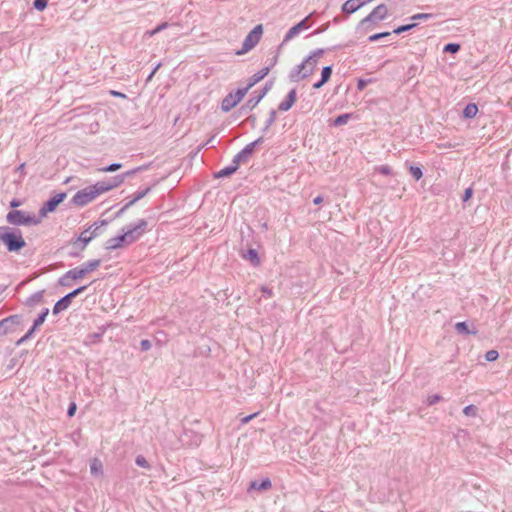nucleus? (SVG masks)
Returning a JSON list of instances; mask_svg holds the SVG:
<instances>
[{"mask_svg":"<svg viewBox=\"0 0 512 512\" xmlns=\"http://www.w3.org/2000/svg\"><path fill=\"white\" fill-rule=\"evenodd\" d=\"M459 49H460V46H459V44H456V43H449L444 48V50L446 52H451V53H456L459 51Z\"/></svg>","mask_w":512,"mask_h":512,"instance_id":"37","label":"nucleus"},{"mask_svg":"<svg viewBox=\"0 0 512 512\" xmlns=\"http://www.w3.org/2000/svg\"><path fill=\"white\" fill-rule=\"evenodd\" d=\"M145 228L146 226H132L126 231L122 230V233L109 238L105 242L104 248L106 250L126 248L136 242L146 232Z\"/></svg>","mask_w":512,"mask_h":512,"instance_id":"2","label":"nucleus"},{"mask_svg":"<svg viewBox=\"0 0 512 512\" xmlns=\"http://www.w3.org/2000/svg\"><path fill=\"white\" fill-rule=\"evenodd\" d=\"M308 18L309 17H306L305 19L300 21L298 24H296L295 26L290 28L289 31L287 32V34L285 35L284 40L286 42H288L291 39H293L296 35H298L302 30L308 29L309 28V25L307 24Z\"/></svg>","mask_w":512,"mask_h":512,"instance_id":"12","label":"nucleus"},{"mask_svg":"<svg viewBox=\"0 0 512 512\" xmlns=\"http://www.w3.org/2000/svg\"><path fill=\"white\" fill-rule=\"evenodd\" d=\"M19 316L12 315L0 321V336L5 335L7 333V324L8 323H18Z\"/></svg>","mask_w":512,"mask_h":512,"instance_id":"19","label":"nucleus"},{"mask_svg":"<svg viewBox=\"0 0 512 512\" xmlns=\"http://www.w3.org/2000/svg\"><path fill=\"white\" fill-rule=\"evenodd\" d=\"M477 113L478 107L474 103L468 104L463 110V116L469 119L474 118L477 115Z\"/></svg>","mask_w":512,"mask_h":512,"instance_id":"23","label":"nucleus"},{"mask_svg":"<svg viewBox=\"0 0 512 512\" xmlns=\"http://www.w3.org/2000/svg\"><path fill=\"white\" fill-rule=\"evenodd\" d=\"M121 167H122V165L120 163H113L107 167L100 168L99 171L100 172H114V171L119 170Z\"/></svg>","mask_w":512,"mask_h":512,"instance_id":"33","label":"nucleus"},{"mask_svg":"<svg viewBox=\"0 0 512 512\" xmlns=\"http://www.w3.org/2000/svg\"><path fill=\"white\" fill-rule=\"evenodd\" d=\"M265 94H266V90H265L261 95H259L257 98H255V99H253V98H252V99H249V100L247 101V103H246V106H247L250 110H251V109H253V108H255V107L258 105V103L261 101V99L265 96Z\"/></svg>","mask_w":512,"mask_h":512,"instance_id":"27","label":"nucleus"},{"mask_svg":"<svg viewBox=\"0 0 512 512\" xmlns=\"http://www.w3.org/2000/svg\"><path fill=\"white\" fill-rule=\"evenodd\" d=\"M110 94L112 96H115V97H121V98H125L126 97L123 93H120V92H117V91H114V90L110 91Z\"/></svg>","mask_w":512,"mask_h":512,"instance_id":"50","label":"nucleus"},{"mask_svg":"<svg viewBox=\"0 0 512 512\" xmlns=\"http://www.w3.org/2000/svg\"><path fill=\"white\" fill-rule=\"evenodd\" d=\"M87 288H88V285L80 286V287L74 289L73 291L69 292L68 294H66L61 299H59L53 307V314L57 315L60 312L66 310L71 305L72 300L75 297H77L79 294L83 293Z\"/></svg>","mask_w":512,"mask_h":512,"instance_id":"4","label":"nucleus"},{"mask_svg":"<svg viewBox=\"0 0 512 512\" xmlns=\"http://www.w3.org/2000/svg\"><path fill=\"white\" fill-rule=\"evenodd\" d=\"M47 4H48V0H35L34 1V7L39 11H43L47 7Z\"/></svg>","mask_w":512,"mask_h":512,"instance_id":"35","label":"nucleus"},{"mask_svg":"<svg viewBox=\"0 0 512 512\" xmlns=\"http://www.w3.org/2000/svg\"><path fill=\"white\" fill-rule=\"evenodd\" d=\"M167 27V23L164 22L162 24H160L159 26H157L154 30H151V31H147L146 34L149 36V37H152L154 36L155 34H157L158 32L162 31L163 29H165Z\"/></svg>","mask_w":512,"mask_h":512,"instance_id":"36","label":"nucleus"},{"mask_svg":"<svg viewBox=\"0 0 512 512\" xmlns=\"http://www.w3.org/2000/svg\"><path fill=\"white\" fill-rule=\"evenodd\" d=\"M409 171L411 175L416 179L419 180L422 178L423 173L420 167L417 166H410Z\"/></svg>","mask_w":512,"mask_h":512,"instance_id":"31","label":"nucleus"},{"mask_svg":"<svg viewBox=\"0 0 512 512\" xmlns=\"http://www.w3.org/2000/svg\"><path fill=\"white\" fill-rule=\"evenodd\" d=\"M349 119H350V114H342L335 118L334 125L335 126L344 125L348 122Z\"/></svg>","mask_w":512,"mask_h":512,"instance_id":"30","label":"nucleus"},{"mask_svg":"<svg viewBox=\"0 0 512 512\" xmlns=\"http://www.w3.org/2000/svg\"><path fill=\"white\" fill-rule=\"evenodd\" d=\"M82 266L75 267L64 273L58 280V284L62 287H71L73 281L83 279L86 276Z\"/></svg>","mask_w":512,"mask_h":512,"instance_id":"7","label":"nucleus"},{"mask_svg":"<svg viewBox=\"0 0 512 512\" xmlns=\"http://www.w3.org/2000/svg\"><path fill=\"white\" fill-rule=\"evenodd\" d=\"M431 15L427 13H419L412 16L413 20H419V19H428Z\"/></svg>","mask_w":512,"mask_h":512,"instance_id":"45","label":"nucleus"},{"mask_svg":"<svg viewBox=\"0 0 512 512\" xmlns=\"http://www.w3.org/2000/svg\"><path fill=\"white\" fill-rule=\"evenodd\" d=\"M243 258L249 260L254 266H257L260 263L257 251L252 248L248 249L247 252L243 254Z\"/></svg>","mask_w":512,"mask_h":512,"instance_id":"20","label":"nucleus"},{"mask_svg":"<svg viewBox=\"0 0 512 512\" xmlns=\"http://www.w3.org/2000/svg\"><path fill=\"white\" fill-rule=\"evenodd\" d=\"M322 202H323V198H322L321 196H317V197H315V198H314V200H313V203H314L315 205H319V204H321Z\"/></svg>","mask_w":512,"mask_h":512,"instance_id":"52","label":"nucleus"},{"mask_svg":"<svg viewBox=\"0 0 512 512\" xmlns=\"http://www.w3.org/2000/svg\"><path fill=\"white\" fill-rule=\"evenodd\" d=\"M318 65V56L317 54H313L309 56L307 59L303 61V63L299 66L297 75L300 79H305L311 76Z\"/></svg>","mask_w":512,"mask_h":512,"instance_id":"8","label":"nucleus"},{"mask_svg":"<svg viewBox=\"0 0 512 512\" xmlns=\"http://www.w3.org/2000/svg\"><path fill=\"white\" fill-rule=\"evenodd\" d=\"M151 346H152L151 342L149 340H147V339H143L140 342V349L142 351H148L151 348Z\"/></svg>","mask_w":512,"mask_h":512,"instance_id":"42","label":"nucleus"},{"mask_svg":"<svg viewBox=\"0 0 512 512\" xmlns=\"http://www.w3.org/2000/svg\"><path fill=\"white\" fill-rule=\"evenodd\" d=\"M90 471L93 475L102 473V463L98 459H94L90 465Z\"/></svg>","mask_w":512,"mask_h":512,"instance_id":"26","label":"nucleus"},{"mask_svg":"<svg viewBox=\"0 0 512 512\" xmlns=\"http://www.w3.org/2000/svg\"><path fill=\"white\" fill-rule=\"evenodd\" d=\"M0 242L8 252H19L26 246L21 230L13 226H0Z\"/></svg>","mask_w":512,"mask_h":512,"instance_id":"3","label":"nucleus"},{"mask_svg":"<svg viewBox=\"0 0 512 512\" xmlns=\"http://www.w3.org/2000/svg\"><path fill=\"white\" fill-rule=\"evenodd\" d=\"M257 415H258V413H253V414H251V415H248V416H246V417L242 418L241 422H242L243 424H247L250 420H252V419H253L254 417H256Z\"/></svg>","mask_w":512,"mask_h":512,"instance_id":"47","label":"nucleus"},{"mask_svg":"<svg viewBox=\"0 0 512 512\" xmlns=\"http://www.w3.org/2000/svg\"><path fill=\"white\" fill-rule=\"evenodd\" d=\"M20 205V202L18 200H12L11 201V207H18Z\"/></svg>","mask_w":512,"mask_h":512,"instance_id":"53","label":"nucleus"},{"mask_svg":"<svg viewBox=\"0 0 512 512\" xmlns=\"http://www.w3.org/2000/svg\"><path fill=\"white\" fill-rule=\"evenodd\" d=\"M296 98H297L296 90L293 89L289 92L286 100L282 101L279 104V107H278L279 110L280 111H288L296 102Z\"/></svg>","mask_w":512,"mask_h":512,"instance_id":"15","label":"nucleus"},{"mask_svg":"<svg viewBox=\"0 0 512 512\" xmlns=\"http://www.w3.org/2000/svg\"><path fill=\"white\" fill-rule=\"evenodd\" d=\"M7 219L9 222L13 224H25L30 221L29 217H25V215L20 211H13L7 215Z\"/></svg>","mask_w":512,"mask_h":512,"instance_id":"16","label":"nucleus"},{"mask_svg":"<svg viewBox=\"0 0 512 512\" xmlns=\"http://www.w3.org/2000/svg\"><path fill=\"white\" fill-rule=\"evenodd\" d=\"M66 193H59L50 198L44 203L39 213L41 216H46L48 213L55 211L56 207L65 200Z\"/></svg>","mask_w":512,"mask_h":512,"instance_id":"9","label":"nucleus"},{"mask_svg":"<svg viewBox=\"0 0 512 512\" xmlns=\"http://www.w3.org/2000/svg\"><path fill=\"white\" fill-rule=\"evenodd\" d=\"M236 171V167H228L219 171L218 176H227Z\"/></svg>","mask_w":512,"mask_h":512,"instance_id":"41","label":"nucleus"},{"mask_svg":"<svg viewBox=\"0 0 512 512\" xmlns=\"http://www.w3.org/2000/svg\"><path fill=\"white\" fill-rule=\"evenodd\" d=\"M478 408L475 405H468L463 409V413L466 416L475 417L477 415Z\"/></svg>","mask_w":512,"mask_h":512,"instance_id":"29","label":"nucleus"},{"mask_svg":"<svg viewBox=\"0 0 512 512\" xmlns=\"http://www.w3.org/2000/svg\"><path fill=\"white\" fill-rule=\"evenodd\" d=\"M248 93V88H241L235 92H231L224 97L221 103V109L224 112H228L233 109L238 103L242 101L245 95Z\"/></svg>","mask_w":512,"mask_h":512,"instance_id":"6","label":"nucleus"},{"mask_svg":"<svg viewBox=\"0 0 512 512\" xmlns=\"http://www.w3.org/2000/svg\"><path fill=\"white\" fill-rule=\"evenodd\" d=\"M376 170L378 173H380L382 175H391L392 174V169L388 165L379 166V167H377Z\"/></svg>","mask_w":512,"mask_h":512,"instance_id":"38","label":"nucleus"},{"mask_svg":"<svg viewBox=\"0 0 512 512\" xmlns=\"http://www.w3.org/2000/svg\"><path fill=\"white\" fill-rule=\"evenodd\" d=\"M441 400H442V397L439 394H434L427 398V403H428V405H434Z\"/></svg>","mask_w":512,"mask_h":512,"instance_id":"40","label":"nucleus"},{"mask_svg":"<svg viewBox=\"0 0 512 512\" xmlns=\"http://www.w3.org/2000/svg\"><path fill=\"white\" fill-rule=\"evenodd\" d=\"M91 226H89L88 229L84 230L80 233L78 237H76V240L84 244V247L86 248L87 245L96 237H98L101 234V228L102 226H96L94 230H90Z\"/></svg>","mask_w":512,"mask_h":512,"instance_id":"10","label":"nucleus"},{"mask_svg":"<svg viewBox=\"0 0 512 512\" xmlns=\"http://www.w3.org/2000/svg\"><path fill=\"white\" fill-rule=\"evenodd\" d=\"M48 314H49V309L48 308H44L42 310V312L34 320V322H33L34 328H38L40 325H42L45 322L46 317H47Z\"/></svg>","mask_w":512,"mask_h":512,"instance_id":"24","label":"nucleus"},{"mask_svg":"<svg viewBox=\"0 0 512 512\" xmlns=\"http://www.w3.org/2000/svg\"><path fill=\"white\" fill-rule=\"evenodd\" d=\"M135 463L140 466V467H143V468H150V464L148 463V461L146 460V458L142 455H138L135 459Z\"/></svg>","mask_w":512,"mask_h":512,"instance_id":"32","label":"nucleus"},{"mask_svg":"<svg viewBox=\"0 0 512 512\" xmlns=\"http://www.w3.org/2000/svg\"><path fill=\"white\" fill-rule=\"evenodd\" d=\"M390 33L389 32H383V33H378V34H374V35H371L369 37V41L373 42V41H376L382 37H386L388 36Z\"/></svg>","mask_w":512,"mask_h":512,"instance_id":"43","label":"nucleus"},{"mask_svg":"<svg viewBox=\"0 0 512 512\" xmlns=\"http://www.w3.org/2000/svg\"><path fill=\"white\" fill-rule=\"evenodd\" d=\"M101 265L100 259H92L85 263H83L81 266L85 270L86 274L95 271L99 266Z\"/></svg>","mask_w":512,"mask_h":512,"instance_id":"22","label":"nucleus"},{"mask_svg":"<svg viewBox=\"0 0 512 512\" xmlns=\"http://www.w3.org/2000/svg\"><path fill=\"white\" fill-rule=\"evenodd\" d=\"M364 86H365V83H364L362 80H361V81H359V83H358V88H359V89H363V88H364Z\"/></svg>","mask_w":512,"mask_h":512,"instance_id":"54","label":"nucleus"},{"mask_svg":"<svg viewBox=\"0 0 512 512\" xmlns=\"http://www.w3.org/2000/svg\"><path fill=\"white\" fill-rule=\"evenodd\" d=\"M415 26H416V24H415V23L408 24V25H403V26H400V27L396 28V29L394 30V33H395V34H400V33H402V32H405V31H408V30L412 29V28H413V27H415Z\"/></svg>","mask_w":512,"mask_h":512,"instance_id":"39","label":"nucleus"},{"mask_svg":"<svg viewBox=\"0 0 512 512\" xmlns=\"http://www.w3.org/2000/svg\"><path fill=\"white\" fill-rule=\"evenodd\" d=\"M272 487L271 480L269 478H265L262 481L254 480L251 481L248 487V491L257 490V491H266Z\"/></svg>","mask_w":512,"mask_h":512,"instance_id":"13","label":"nucleus"},{"mask_svg":"<svg viewBox=\"0 0 512 512\" xmlns=\"http://www.w3.org/2000/svg\"><path fill=\"white\" fill-rule=\"evenodd\" d=\"M331 73H332V69L330 66H327V67H324L323 70H322V78L319 82L315 83L313 85V87L315 89H319L320 87H322L330 78L331 76Z\"/></svg>","mask_w":512,"mask_h":512,"instance_id":"21","label":"nucleus"},{"mask_svg":"<svg viewBox=\"0 0 512 512\" xmlns=\"http://www.w3.org/2000/svg\"><path fill=\"white\" fill-rule=\"evenodd\" d=\"M44 290L33 293L25 302L26 306L33 307L43 300Z\"/></svg>","mask_w":512,"mask_h":512,"instance_id":"18","label":"nucleus"},{"mask_svg":"<svg viewBox=\"0 0 512 512\" xmlns=\"http://www.w3.org/2000/svg\"><path fill=\"white\" fill-rule=\"evenodd\" d=\"M263 34V28L262 25H257L253 28L252 31L246 36L242 49L240 51H237V55H242L253 49L258 42L260 41Z\"/></svg>","mask_w":512,"mask_h":512,"instance_id":"5","label":"nucleus"},{"mask_svg":"<svg viewBox=\"0 0 512 512\" xmlns=\"http://www.w3.org/2000/svg\"><path fill=\"white\" fill-rule=\"evenodd\" d=\"M76 409H77V406L74 402L70 403L69 407H68V410H67V415L69 417H72L74 416L75 412H76Z\"/></svg>","mask_w":512,"mask_h":512,"instance_id":"44","label":"nucleus"},{"mask_svg":"<svg viewBox=\"0 0 512 512\" xmlns=\"http://www.w3.org/2000/svg\"><path fill=\"white\" fill-rule=\"evenodd\" d=\"M270 69L268 67H264L257 73H255L250 79L249 83L245 88H248V91L258 82H260L264 77H266L269 73Z\"/></svg>","mask_w":512,"mask_h":512,"instance_id":"17","label":"nucleus"},{"mask_svg":"<svg viewBox=\"0 0 512 512\" xmlns=\"http://www.w3.org/2000/svg\"><path fill=\"white\" fill-rule=\"evenodd\" d=\"M472 194H473L472 188H467L464 192L463 201H465V202L468 201L472 197Z\"/></svg>","mask_w":512,"mask_h":512,"instance_id":"46","label":"nucleus"},{"mask_svg":"<svg viewBox=\"0 0 512 512\" xmlns=\"http://www.w3.org/2000/svg\"><path fill=\"white\" fill-rule=\"evenodd\" d=\"M261 291L263 292L264 295H266L267 297H271L272 296V290L267 288V287H262L261 288Z\"/></svg>","mask_w":512,"mask_h":512,"instance_id":"49","label":"nucleus"},{"mask_svg":"<svg viewBox=\"0 0 512 512\" xmlns=\"http://www.w3.org/2000/svg\"><path fill=\"white\" fill-rule=\"evenodd\" d=\"M498 357H499V353L496 350H489L485 354V359L488 362H493V361L497 360Z\"/></svg>","mask_w":512,"mask_h":512,"instance_id":"34","label":"nucleus"},{"mask_svg":"<svg viewBox=\"0 0 512 512\" xmlns=\"http://www.w3.org/2000/svg\"><path fill=\"white\" fill-rule=\"evenodd\" d=\"M387 13L388 9L385 5H378L365 19H363V22L383 20L387 16Z\"/></svg>","mask_w":512,"mask_h":512,"instance_id":"11","label":"nucleus"},{"mask_svg":"<svg viewBox=\"0 0 512 512\" xmlns=\"http://www.w3.org/2000/svg\"><path fill=\"white\" fill-rule=\"evenodd\" d=\"M145 193L146 192L139 193L132 201L129 202V205L133 204L135 201H137L138 199L142 198L145 195Z\"/></svg>","mask_w":512,"mask_h":512,"instance_id":"51","label":"nucleus"},{"mask_svg":"<svg viewBox=\"0 0 512 512\" xmlns=\"http://www.w3.org/2000/svg\"><path fill=\"white\" fill-rule=\"evenodd\" d=\"M36 329H37V328H34V324H33V325H32V327L27 331V333H26L23 337H21V338L17 341V343H16V344H17V345H21V344H23L24 342H26L27 340H29V339L33 336V334H34V332H35V330H36Z\"/></svg>","mask_w":512,"mask_h":512,"instance_id":"28","label":"nucleus"},{"mask_svg":"<svg viewBox=\"0 0 512 512\" xmlns=\"http://www.w3.org/2000/svg\"><path fill=\"white\" fill-rule=\"evenodd\" d=\"M125 180L124 175H117L110 179L98 181L93 185L87 186L79 190L72 198V202L76 206H85L100 195L108 193L118 188Z\"/></svg>","mask_w":512,"mask_h":512,"instance_id":"1","label":"nucleus"},{"mask_svg":"<svg viewBox=\"0 0 512 512\" xmlns=\"http://www.w3.org/2000/svg\"><path fill=\"white\" fill-rule=\"evenodd\" d=\"M24 166H25V164H21V165H20V167H19V169H20V170H23Z\"/></svg>","mask_w":512,"mask_h":512,"instance_id":"55","label":"nucleus"},{"mask_svg":"<svg viewBox=\"0 0 512 512\" xmlns=\"http://www.w3.org/2000/svg\"><path fill=\"white\" fill-rule=\"evenodd\" d=\"M455 329L461 334H475L476 331H470L466 322H458L455 324Z\"/></svg>","mask_w":512,"mask_h":512,"instance_id":"25","label":"nucleus"},{"mask_svg":"<svg viewBox=\"0 0 512 512\" xmlns=\"http://www.w3.org/2000/svg\"><path fill=\"white\" fill-rule=\"evenodd\" d=\"M69 245L71 247L68 255L73 258H77L81 256V253L86 249L84 244L79 243L76 238L70 240Z\"/></svg>","mask_w":512,"mask_h":512,"instance_id":"14","label":"nucleus"},{"mask_svg":"<svg viewBox=\"0 0 512 512\" xmlns=\"http://www.w3.org/2000/svg\"><path fill=\"white\" fill-rule=\"evenodd\" d=\"M101 336V334L99 333H94V334H89L88 335V339L90 340V342H95L99 337Z\"/></svg>","mask_w":512,"mask_h":512,"instance_id":"48","label":"nucleus"}]
</instances>
